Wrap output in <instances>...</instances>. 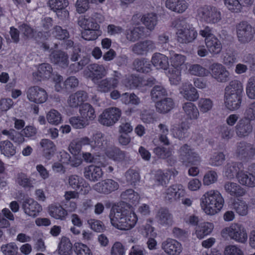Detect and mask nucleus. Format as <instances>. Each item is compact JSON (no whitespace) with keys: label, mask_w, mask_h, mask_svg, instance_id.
I'll return each instance as SVG.
<instances>
[{"label":"nucleus","mask_w":255,"mask_h":255,"mask_svg":"<svg viewBox=\"0 0 255 255\" xmlns=\"http://www.w3.org/2000/svg\"><path fill=\"white\" fill-rule=\"evenodd\" d=\"M237 135L241 137L248 136L253 131V126L249 120L244 118L240 120L236 126Z\"/></svg>","instance_id":"nucleus-25"},{"label":"nucleus","mask_w":255,"mask_h":255,"mask_svg":"<svg viewBox=\"0 0 255 255\" xmlns=\"http://www.w3.org/2000/svg\"><path fill=\"white\" fill-rule=\"evenodd\" d=\"M243 86L238 80L231 81L225 89V95H243Z\"/></svg>","instance_id":"nucleus-32"},{"label":"nucleus","mask_w":255,"mask_h":255,"mask_svg":"<svg viewBox=\"0 0 255 255\" xmlns=\"http://www.w3.org/2000/svg\"><path fill=\"white\" fill-rule=\"evenodd\" d=\"M201 13L202 19L208 23H216L221 19L220 12L215 7H204Z\"/></svg>","instance_id":"nucleus-17"},{"label":"nucleus","mask_w":255,"mask_h":255,"mask_svg":"<svg viewBox=\"0 0 255 255\" xmlns=\"http://www.w3.org/2000/svg\"><path fill=\"white\" fill-rule=\"evenodd\" d=\"M122 199L132 204L137 203L139 199L138 194L132 189H129L123 192L121 194Z\"/></svg>","instance_id":"nucleus-53"},{"label":"nucleus","mask_w":255,"mask_h":255,"mask_svg":"<svg viewBox=\"0 0 255 255\" xmlns=\"http://www.w3.org/2000/svg\"><path fill=\"white\" fill-rule=\"evenodd\" d=\"M219 134L223 139L229 140L234 135L233 128L223 125L220 128Z\"/></svg>","instance_id":"nucleus-63"},{"label":"nucleus","mask_w":255,"mask_h":255,"mask_svg":"<svg viewBox=\"0 0 255 255\" xmlns=\"http://www.w3.org/2000/svg\"><path fill=\"white\" fill-rule=\"evenodd\" d=\"M198 106L202 113H206L212 110L213 102L210 98H201L198 101Z\"/></svg>","instance_id":"nucleus-58"},{"label":"nucleus","mask_w":255,"mask_h":255,"mask_svg":"<svg viewBox=\"0 0 255 255\" xmlns=\"http://www.w3.org/2000/svg\"><path fill=\"white\" fill-rule=\"evenodd\" d=\"M210 69L212 77L217 82L225 83L229 80L230 72L222 64L218 63H213L210 66Z\"/></svg>","instance_id":"nucleus-12"},{"label":"nucleus","mask_w":255,"mask_h":255,"mask_svg":"<svg viewBox=\"0 0 255 255\" xmlns=\"http://www.w3.org/2000/svg\"><path fill=\"white\" fill-rule=\"evenodd\" d=\"M125 86L130 89L139 88L142 84L141 79L133 75L128 76L123 82Z\"/></svg>","instance_id":"nucleus-51"},{"label":"nucleus","mask_w":255,"mask_h":255,"mask_svg":"<svg viewBox=\"0 0 255 255\" xmlns=\"http://www.w3.org/2000/svg\"><path fill=\"white\" fill-rule=\"evenodd\" d=\"M164 199L166 201L172 202L185 195V190L181 184H175L169 186L164 193Z\"/></svg>","instance_id":"nucleus-15"},{"label":"nucleus","mask_w":255,"mask_h":255,"mask_svg":"<svg viewBox=\"0 0 255 255\" xmlns=\"http://www.w3.org/2000/svg\"><path fill=\"white\" fill-rule=\"evenodd\" d=\"M151 61L157 69L166 70L169 66L168 57L160 53H154L152 56Z\"/></svg>","instance_id":"nucleus-33"},{"label":"nucleus","mask_w":255,"mask_h":255,"mask_svg":"<svg viewBox=\"0 0 255 255\" xmlns=\"http://www.w3.org/2000/svg\"><path fill=\"white\" fill-rule=\"evenodd\" d=\"M119 184L111 179H107L95 184L93 188L100 193L109 194L119 188Z\"/></svg>","instance_id":"nucleus-19"},{"label":"nucleus","mask_w":255,"mask_h":255,"mask_svg":"<svg viewBox=\"0 0 255 255\" xmlns=\"http://www.w3.org/2000/svg\"><path fill=\"white\" fill-rule=\"evenodd\" d=\"M155 106L157 112L166 114L173 108L174 102L171 98H165L163 100L157 101Z\"/></svg>","instance_id":"nucleus-34"},{"label":"nucleus","mask_w":255,"mask_h":255,"mask_svg":"<svg viewBox=\"0 0 255 255\" xmlns=\"http://www.w3.org/2000/svg\"><path fill=\"white\" fill-rule=\"evenodd\" d=\"M121 114V111L119 108H110L107 109L100 116L99 123L105 126H112L119 121Z\"/></svg>","instance_id":"nucleus-8"},{"label":"nucleus","mask_w":255,"mask_h":255,"mask_svg":"<svg viewBox=\"0 0 255 255\" xmlns=\"http://www.w3.org/2000/svg\"><path fill=\"white\" fill-rule=\"evenodd\" d=\"M28 100L36 104H42L47 100L48 96L46 91L38 86L29 88L26 91Z\"/></svg>","instance_id":"nucleus-11"},{"label":"nucleus","mask_w":255,"mask_h":255,"mask_svg":"<svg viewBox=\"0 0 255 255\" xmlns=\"http://www.w3.org/2000/svg\"><path fill=\"white\" fill-rule=\"evenodd\" d=\"M182 109L188 120H197L200 114L198 108L194 103L191 102H187L183 104Z\"/></svg>","instance_id":"nucleus-29"},{"label":"nucleus","mask_w":255,"mask_h":255,"mask_svg":"<svg viewBox=\"0 0 255 255\" xmlns=\"http://www.w3.org/2000/svg\"><path fill=\"white\" fill-rule=\"evenodd\" d=\"M111 76V77L99 80L96 83H94L96 85L97 90L98 92L107 93L112 89H115L118 87L122 78V74L118 71L114 70Z\"/></svg>","instance_id":"nucleus-4"},{"label":"nucleus","mask_w":255,"mask_h":255,"mask_svg":"<svg viewBox=\"0 0 255 255\" xmlns=\"http://www.w3.org/2000/svg\"><path fill=\"white\" fill-rule=\"evenodd\" d=\"M78 23L84 30L98 29L99 27L98 23L94 22L93 19L90 17H82L79 19Z\"/></svg>","instance_id":"nucleus-57"},{"label":"nucleus","mask_w":255,"mask_h":255,"mask_svg":"<svg viewBox=\"0 0 255 255\" xmlns=\"http://www.w3.org/2000/svg\"><path fill=\"white\" fill-rule=\"evenodd\" d=\"M232 208L240 215H246L248 212V207L246 203L239 199L235 200L232 205Z\"/></svg>","instance_id":"nucleus-56"},{"label":"nucleus","mask_w":255,"mask_h":255,"mask_svg":"<svg viewBox=\"0 0 255 255\" xmlns=\"http://www.w3.org/2000/svg\"><path fill=\"white\" fill-rule=\"evenodd\" d=\"M47 3L49 8L56 12L59 18L61 19L68 18L69 12L65 9L69 4L67 0H49Z\"/></svg>","instance_id":"nucleus-13"},{"label":"nucleus","mask_w":255,"mask_h":255,"mask_svg":"<svg viewBox=\"0 0 255 255\" xmlns=\"http://www.w3.org/2000/svg\"><path fill=\"white\" fill-rule=\"evenodd\" d=\"M236 153L240 159H250L255 155V148L251 143L240 142L237 144Z\"/></svg>","instance_id":"nucleus-18"},{"label":"nucleus","mask_w":255,"mask_h":255,"mask_svg":"<svg viewBox=\"0 0 255 255\" xmlns=\"http://www.w3.org/2000/svg\"><path fill=\"white\" fill-rule=\"evenodd\" d=\"M24 213L29 216L35 217L41 211V206L32 199L25 200L22 204Z\"/></svg>","instance_id":"nucleus-24"},{"label":"nucleus","mask_w":255,"mask_h":255,"mask_svg":"<svg viewBox=\"0 0 255 255\" xmlns=\"http://www.w3.org/2000/svg\"><path fill=\"white\" fill-rule=\"evenodd\" d=\"M237 178L239 183L249 187L255 186V176L251 173L241 171L238 173Z\"/></svg>","instance_id":"nucleus-42"},{"label":"nucleus","mask_w":255,"mask_h":255,"mask_svg":"<svg viewBox=\"0 0 255 255\" xmlns=\"http://www.w3.org/2000/svg\"><path fill=\"white\" fill-rule=\"evenodd\" d=\"M255 30L246 21L240 22L237 26V34L239 41L242 43L249 42L253 38Z\"/></svg>","instance_id":"nucleus-9"},{"label":"nucleus","mask_w":255,"mask_h":255,"mask_svg":"<svg viewBox=\"0 0 255 255\" xmlns=\"http://www.w3.org/2000/svg\"><path fill=\"white\" fill-rule=\"evenodd\" d=\"M108 156L113 160L118 161H128L130 159L128 153L119 148H114L108 152Z\"/></svg>","instance_id":"nucleus-44"},{"label":"nucleus","mask_w":255,"mask_h":255,"mask_svg":"<svg viewBox=\"0 0 255 255\" xmlns=\"http://www.w3.org/2000/svg\"><path fill=\"white\" fill-rule=\"evenodd\" d=\"M128 209L118 206L111 211L109 217L112 225L121 230H128L132 228L135 225V219L133 218L126 222V215Z\"/></svg>","instance_id":"nucleus-2"},{"label":"nucleus","mask_w":255,"mask_h":255,"mask_svg":"<svg viewBox=\"0 0 255 255\" xmlns=\"http://www.w3.org/2000/svg\"><path fill=\"white\" fill-rule=\"evenodd\" d=\"M188 125L186 123L182 122L178 127H173L171 129V131L174 137L181 140L188 136Z\"/></svg>","instance_id":"nucleus-43"},{"label":"nucleus","mask_w":255,"mask_h":255,"mask_svg":"<svg viewBox=\"0 0 255 255\" xmlns=\"http://www.w3.org/2000/svg\"><path fill=\"white\" fill-rule=\"evenodd\" d=\"M177 31L176 32L177 40L181 43H188L192 42L197 36V32L194 28L187 25L184 21H181L177 25H175Z\"/></svg>","instance_id":"nucleus-6"},{"label":"nucleus","mask_w":255,"mask_h":255,"mask_svg":"<svg viewBox=\"0 0 255 255\" xmlns=\"http://www.w3.org/2000/svg\"><path fill=\"white\" fill-rule=\"evenodd\" d=\"M87 69L88 71H84L85 75L90 78L93 83L105 77L107 74V70L103 65L96 63L89 64Z\"/></svg>","instance_id":"nucleus-10"},{"label":"nucleus","mask_w":255,"mask_h":255,"mask_svg":"<svg viewBox=\"0 0 255 255\" xmlns=\"http://www.w3.org/2000/svg\"><path fill=\"white\" fill-rule=\"evenodd\" d=\"M126 180L131 185H135L140 180V176L138 172L132 169H128L125 174Z\"/></svg>","instance_id":"nucleus-61"},{"label":"nucleus","mask_w":255,"mask_h":255,"mask_svg":"<svg viewBox=\"0 0 255 255\" xmlns=\"http://www.w3.org/2000/svg\"><path fill=\"white\" fill-rule=\"evenodd\" d=\"M1 133L6 135L9 139L17 144H20L24 141L23 134L14 129H3L1 131Z\"/></svg>","instance_id":"nucleus-45"},{"label":"nucleus","mask_w":255,"mask_h":255,"mask_svg":"<svg viewBox=\"0 0 255 255\" xmlns=\"http://www.w3.org/2000/svg\"><path fill=\"white\" fill-rule=\"evenodd\" d=\"M214 229V225L209 222H203L195 229V234L198 239H202L210 234Z\"/></svg>","instance_id":"nucleus-36"},{"label":"nucleus","mask_w":255,"mask_h":255,"mask_svg":"<svg viewBox=\"0 0 255 255\" xmlns=\"http://www.w3.org/2000/svg\"><path fill=\"white\" fill-rule=\"evenodd\" d=\"M179 92L184 99L190 102H195L199 99L197 90L189 82L183 83L179 89Z\"/></svg>","instance_id":"nucleus-20"},{"label":"nucleus","mask_w":255,"mask_h":255,"mask_svg":"<svg viewBox=\"0 0 255 255\" xmlns=\"http://www.w3.org/2000/svg\"><path fill=\"white\" fill-rule=\"evenodd\" d=\"M224 187L226 192L233 196H242L245 193V190L237 183L227 182Z\"/></svg>","instance_id":"nucleus-35"},{"label":"nucleus","mask_w":255,"mask_h":255,"mask_svg":"<svg viewBox=\"0 0 255 255\" xmlns=\"http://www.w3.org/2000/svg\"><path fill=\"white\" fill-rule=\"evenodd\" d=\"M0 149L1 153L7 157H11L16 153L15 147L8 140L0 142Z\"/></svg>","instance_id":"nucleus-47"},{"label":"nucleus","mask_w":255,"mask_h":255,"mask_svg":"<svg viewBox=\"0 0 255 255\" xmlns=\"http://www.w3.org/2000/svg\"><path fill=\"white\" fill-rule=\"evenodd\" d=\"M48 212L51 217L60 220H65L67 215V211L58 204L50 205L48 207Z\"/></svg>","instance_id":"nucleus-31"},{"label":"nucleus","mask_w":255,"mask_h":255,"mask_svg":"<svg viewBox=\"0 0 255 255\" xmlns=\"http://www.w3.org/2000/svg\"><path fill=\"white\" fill-rule=\"evenodd\" d=\"M79 113L82 118L87 122L92 121L96 118L95 110L89 103L82 105L79 109Z\"/></svg>","instance_id":"nucleus-41"},{"label":"nucleus","mask_w":255,"mask_h":255,"mask_svg":"<svg viewBox=\"0 0 255 255\" xmlns=\"http://www.w3.org/2000/svg\"><path fill=\"white\" fill-rule=\"evenodd\" d=\"M133 65L135 69L142 73H148L150 70L151 65L145 58H137L134 60Z\"/></svg>","instance_id":"nucleus-48"},{"label":"nucleus","mask_w":255,"mask_h":255,"mask_svg":"<svg viewBox=\"0 0 255 255\" xmlns=\"http://www.w3.org/2000/svg\"><path fill=\"white\" fill-rule=\"evenodd\" d=\"M165 6L172 11L182 13L187 9L188 4L185 0H166Z\"/></svg>","instance_id":"nucleus-27"},{"label":"nucleus","mask_w":255,"mask_h":255,"mask_svg":"<svg viewBox=\"0 0 255 255\" xmlns=\"http://www.w3.org/2000/svg\"><path fill=\"white\" fill-rule=\"evenodd\" d=\"M141 21L147 29L152 31L157 23V16L153 13H147L142 17Z\"/></svg>","instance_id":"nucleus-46"},{"label":"nucleus","mask_w":255,"mask_h":255,"mask_svg":"<svg viewBox=\"0 0 255 255\" xmlns=\"http://www.w3.org/2000/svg\"><path fill=\"white\" fill-rule=\"evenodd\" d=\"M242 95H225V103L230 110L238 109L242 103Z\"/></svg>","instance_id":"nucleus-39"},{"label":"nucleus","mask_w":255,"mask_h":255,"mask_svg":"<svg viewBox=\"0 0 255 255\" xmlns=\"http://www.w3.org/2000/svg\"><path fill=\"white\" fill-rule=\"evenodd\" d=\"M188 71L191 75L197 76H206L209 72L207 69L199 64L191 65Z\"/></svg>","instance_id":"nucleus-60"},{"label":"nucleus","mask_w":255,"mask_h":255,"mask_svg":"<svg viewBox=\"0 0 255 255\" xmlns=\"http://www.w3.org/2000/svg\"><path fill=\"white\" fill-rule=\"evenodd\" d=\"M186 60L184 55L175 54L170 57V62L172 67L166 72L172 84L177 85L181 80L180 66L183 65Z\"/></svg>","instance_id":"nucleus-3"},{"label":"nucleus","mask_w":255,"mask_h":255,"mask_svg":"<svg viewBox=\"0 0 255 255\" xmlns=\"http://www.w3.org/2000/svg\"><path fill=\"white\" fill-rule=\"evenodd\" d=\"M1 251L4 255H17L18 247L14 243H10L3 245L1 247Z\"/></svg>","instance_id":"nucleus-64"},{"label":"nucleus","mask_w":255,"mask_h":255,"mask_svg":"<svg viewBox=\"0 0 255 255\" xmlns=\"http://www.w3.org/2000/svg\"><path fill=\"white\" fill-rule=\"evenodd\" d=\"M46 119L49 123L54 125H58L62 121L61 115L55 110H51L46 115Z\"/></svg>","instance_id":"nucleus-59"},{"label":"nucleus","mask_w":255,"mask_h":255,"mask_svg":"<svg viewBox=\"0 0 255 255\" xmlns=\"http://www.w3.org/2000/svg\"><path fill=\"white\" fill-rule=\"evenodd\" d=\"M50 59L52 63L63 68H66L69 65V56L68 54L61 50L53 51L50 54Z\"/></svg>","instance_id":"nucleus-21"},{"label":"nucleus","mask_w":255,"mask_h":255,"mask_svg":"<svg viewBox=\"0 0 255 255\" xmlns=\"http://www.w3.org/2000/svg\"><path fill=\"white\" fill-rule=\"evenodd\" d=\"M167 95V92L164 87L160 85H155L150 91L151 99L153 101H158Z\"/></svg>","instance_id":"nucleus-52"},{"label":"nucleus","mask_w":255,"mask_h":255,"mask_svg":"<svg viewBox=\"0 0 255 255\" xmlns=\"http://www.w3.org/2000/svg\"><path fill=\"white\" fill-rule=\"evenodd\" d=\"M242 164L240 162H229L224 167V175L228 179H233L240 173Z\"/></svg>","instance_id":"nucleus-30"},{"label":"nucleus","mask_w":255,"mask_h":255,"mask_svg":"<svg viewBox=\"0 0 255 255\" xmlns=\"http://www.w3.org/2000/svg\"><path fill=\"white\" fill-rule=\"evenodd\" d=\"M53 69L50 64L44 63L39 64L37 72L33 74V77L39 81L49 79L52 74Z\"/></svg>","instance_id":"nucleus-26"},{"label":"nucleus","mask_w":255,"mask_h":255,"mask_svg":"<svg viewBox=\"0 0 255 255\" xmlns=\"http://www.w3.org/2000/svg\"><path fill=\"white\" fill-rule=\"evenodd\" d=\"M200 200L202 209L208 215H215L219 212L224 203L222 195L217 190L206 192Z\"/></svg>","instance_id":"nucleus-1"},{"label":"nucleus","mask_w":255,"mask_h":255,"mask_svg":"<svg viewBox=\"0 0 255 255\" xmlns=\"http://www.w3.org/2000/svg\"><path fill=\"white\" fill-rule=\"evenodd\" d=\"M131 51L137 55H146L148 52L153 51L156 48L155 44L151 40L141 41L131 46Z\"/></svg>","instance_id":"nucleus-14"},{"label":"nucleus","mask_w":255,"mask_h":255,"mask_svg":"<svg viewBox=\"0 0 255 255\" xmlns=\"http://www.w3.org/2000/svg\"><path fill=\"white\" fill-rule=\"evenodd\" d=\"M179 160L186 166L195 165L200 162L199 154L187 144L182 145L178 150Z\"/></svg>","instance_id":"nucleus-5"},{"label":"nucleus","mask_w":255,"mask_h":255,"mask_svg":"<svg viewBox=\"0 0 255 255\" xmlns=\"http://www.w3.org/2000/svg\"><path fill=\"white\" fill-rule=\"evenodd\" d=\"M83 174L86 179L96 182L102 177L103 172L99 166L91 165L84 168Z\"/></svg>","instance_id":"nucleus-23"},{"label":"nucleus","mask_w":255,"mask_h":255,"mask_svg":"<svg viewBox=\"0 0 255 255\" xmlns=\"http://www.w3.org/2000/svg\"><path fill=\"white\" fill-rule=\"evenodd\" d=\"M155 219L159 224L167 226L172 224L173 216L168 208L161 207L156 213Z\"/></svg>","instance_id":"nucleus-22"},{"label":"nucleus","mask_w":255,"mask_h":255,"mask_svg":"<svg viewBox=\"0 0 255 255\" xmlns=\"http://www.w3.org/2000/svg\"><path fill=\"white\" fill-rule=\"evenodd\" d=\"M72 244L70 240L65 237L61 238L59 245V253L61 255H71L72 253Z\"/></svg>","instance_id":"nucleus-49"},{"label":"nucleus","mask_w":255,"mask_h":255,"mask_svg":"<svg viewBox=\"0 0 255 255\" xmlns=\"http://www.w3.org/2000/svg\"><path fill=\"white\" fill-rule=\"evenodd\" d=\"M40 144L43 148V156L47 159H50L54 155L56 150V146L53 141L48 139H42Z\"/></svg>","instance_id":"nucleus-37"},{"label":"nucleus","mask_w":255,"mask_h":255,"mask_svg":"<svg viewBox=\"0 0 255 255\" xmlns=\"http://www.w3.org/2000/svg\"><path fill=\"white\" fill-rule=\"evenodd\" d=\"M106 143L104 135L101 132L94 134L91 138V147L97 150L104 146Z\"/></svg>","instance_id":"nucleus-55"},{"label":"nucleus","mask_w":255,"mask_h":255,"mask_svg":"<svg viewBox=\"0 0 255 255\" xmlns=\"http://www.w3.org/2000/svg\"><path fill=\"white\" fill-rule=\"evenodd\" d=\"M105 0H77L76 3L77 11L79 13L85 12L89 8L90 3L99 4Z\"/></svg>","instance_id":"nucleus-50"},{"label":"nucleus","mask_w":255,"mask_h":255,"mask_svg":"<svg viewBox=\"0 0 255 255\" xmlns=\"http://www.w3.org/2000/svg\"><path fill=\"white\" fill-rule=\"evenodd\" d=\"M161 249L168 255H179L182 251V246L177 241L168 238L161 244Z\"/></svg>","instance_id":"nucleus-16"},{"label":"nucleus","mask_w":255,"mask_h":255,"mask_svg":"<svg viewBox=\"0 0 255 255\" xmlns=\"http://www.w3.org/2000/svg\"><path fill=\"white\" fill-rule=\"evenodd\" d=\"M224 3L228 9L233 12L239 13L241 11L242 5L239 0H224Z\"/></svg>","instance_id":"nucleus-62"},{"label":"nucleus","mask_w":255,"mask_h":255,"mask_svg":"<svg viewBox=\"0 0 255 255\" xmlns=\"http://www.w3.org/2000/svg\"><path fill=\"white\" fill-rule=\"evenodd\" d=\"M205 43L208 50L212 54H218L222 49L221 41L215 36L208 38Z\"/></svg>","instance_id":"nucleus-40"},{"label":"nucleus","mask_w":255,"mask_h":255,"mask_svg":"<svg viewBox=\"0 0 255 255\" xmlns=\"http://www.w3.org/2000/svg\"><path fill=\"white\" fill-rule=\"evenodd\" d=\"M88 98L87 93L84 91H78L71 95L68 99V105L72 108H77L81 105Z\"/></svg>","instance_id":"nucleus-28"},{"label":"nucleus","mask_w":255,"mask_h":255,"mask_svg":"<svg viewBox=\"0 0 255 255\" xmlns=\"http://www.w3.org/2000/svg\"><path fill=\"white\" fill-rule=\"evenodd\" d=\"M145 28L143 26L136 27L127 31L126 37L128 40L134 42L140 38L146 36Z\"/></svg>","instance_id":"nucleus-38"},{"label":"nucleus","mask_w":255,"mask_h":255,"mask_svg":"<svg viewBox=\"0 0 255 255\" xmlns=\"http://www.w3.org/2000/svg\"><path fill=\"white\" fill-rule=\"evenodd\" d=\"M223 236L227 235L231 240L236 242L244 244L247 241L248 235L244 227L239 224H233L230 226L224 229Z\"/></svg>","instance_id":"nucleus-7"},{"label":"nucleus","mask_w":255,"mask_h":255,"mask_svg":"<svg viewBox=\"0 0 255 255\" xmlns=\"http://www.w3.org/2000/svg\"><path fill=\"white\" fill-rule=\"evenodd\" d=\"M169 173L166 170H158L155 175V181L158 185L165 186L168 184L169 180Z\"/></svg>","instance_id":"nucleus-54"}]
</instances>
